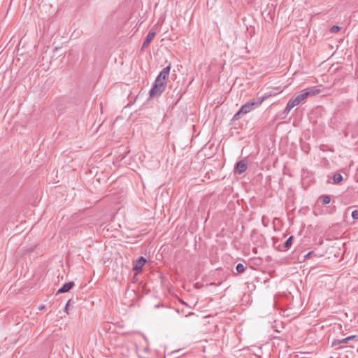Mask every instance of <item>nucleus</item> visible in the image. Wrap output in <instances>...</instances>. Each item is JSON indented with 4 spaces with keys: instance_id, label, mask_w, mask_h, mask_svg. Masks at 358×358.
I'll list each match as a JSON object with an SVG mask.
<instances>
[{
    "instance_id": "obj_1",
    "label": "nucleus",
    "mask_w": 358,
    "mask_h": 358,
    "mask_svg": "<svg viewBox=\"0 0 358 358\" xmlns=\"http://www.w3.org/2000/svg\"><path fill=\"white\" fill-rule=\"evenodd\" d=\"M170 69H163L158 75L153 87L150 90V96L151 97L158 96L165 90Z\"/></svg>"
},
{
    "instance_id": "obj_2",
    "label": "nucleus",
    "mask_w": 358,
    "mask_h": 358,
    "mask_svg": "<svg viewBox=\"0 0 358 358\" xmlns=\"http://www.w3.org/2000/svg\"><path fill=\"white\" fill-rule=\"evenodd\" d=\"M320 90L315 87L308 88L302 91V92L296 97L291 99L284 110V113H289V111L296 106L303 103L307 97L318 94Z\"/></svg>"
},
{
    "instance_id": "obj_3",
    "label": "nucleus",
    "mask_w": 358,
    "mask_h": 358,
    "mask_svg": "<svg viewBox=\"0 0 358 358\" xmlns=\"http://www.w3.org/2000/svg\"><path fill=\"white\" fill-rule=\"evenodd\" d=\"M264 99L260 97L257 101H249L243 105L238 111L234 115L232 120H238L240 118L241 114H247L250 112L254 106H257L262 104Z\"/></svg>"
},
{
    "instance_id": "obj_4",
    "label": "nucleus",
    "mask_w": 358,
    "mask_h": 358,
    "mask_svg": "<svg viewBox=\"0 0 358 358\" xmlns=\"http://www.w3.org/2000/svg\"><path fill=\"white\" fill-rule=\"evenodd\" d=\"M248 168L247 162L245 159H242L238 162L235 166V172L238 174H242L244 173Z\"/></svg>"
},
{
    "instance_id": "obj_5",
    "label": "nucleus",
    "mask_w": 358,
    "mask_h": 358,
    "mask_svg": "<svg viewBox=\"0 0 358 358\" xmlns=\"http://www.w3.org/2000/svg\"><path fill=\"white\" fill-rule=\"evenodd\" d=\"M147 262V260L143 257H140L134 263L133 270L137 273L142 270L143 266Z\"/></svg>"
},
{
    "instance_id": "obj_6",
    "label": "nucleus",
    "mask_w": 358,
    "mask_h": 358,
    "mask_svg": "<svg viewBox=\"0 0 358 358\" xmlns=\"http://www.w3.org/2000/svg\"><path fill=\"white\" fill-rule=\"evenodd\" d=\"M74 285L73 282H69L62 285L61 288L57 291V294L59 293H65L69 292Z\"/></svg>"
},
{
    "instance_id": "obj_7",
    "label": "nucleus",
    "mask_w": 358,
    "mask_h": 358,
    "mask_svg": "<svg viewBox=\"0 0 358 358\" xmlns=\"http://www.w3.org/2000/svg\"><path fill=\"white\" fill-rule=\"evenodd\" d=\"M155 34L156 33L155 31H150L148 33V34L147 35L145 41H144V43L143 44V46H142V48H144L145 47H147L150 43L152 41V39L154 38V37L155 36Z\"/></svg>"
},
{
    "instance_id": "obj_8",
    "label": "nucleus",
    "mask_w": 358,
    "mask_h": 358,
    "mask_svg": "<svg viewBox=\"0 0 358 358\" xmlns=\"http://www.w3.org/2000/svg\"><path fill=\"white\" fill-rule=\"evenodd\" d=\"M358 338V336L357 335H352L347 338L336 341L334 344L336 343H337L338 344H345V343H348L350 341L355 340V338Z\"/></svg>"
},
{
    "instance_id": "obj_9",
    "label": "nucleus",
    "mask_w": 358,
    "mask_h": 358,
    "mask_svg": "<svg viewBox=\"0 0 358 358\" xmlns=\"http://www.w3.org/2000/svg\"><path fill=\"white\" fill-rule=\"evenodd\" d=\"M351 136L353 138L358 137V122L354 125L351 130Z\"/></svg>"
},
{
    "instance_id": "obj_10",
    "label": "nucleus",
    "mask_w": 358,
    "mask_h": 358,
    "mask_svg": "<svg viewBox=\"0 0 358 358\" xmlns=\"http://www.w3.org/2000/svg\"><path fill=\"white\" fill-rule=\"evenodd\" d=\"M333 180L335 184H338L343 180V176L340 173H335L333 176Z\"/></svg>"
},
{
    "instance_id": "obj_11",
    "label": "nucleus",
    "mask_w": 358,
    "mask_h": 358,
    "mask_svg": "<svg viewBox=\"0 0 358 358\" xmlns=\"http://www.w3.org/2000/svg\"><path fill=\"white\" fill-rule=\"evenodd\" d=\"M321 199L322 203L323 205H327L331 201V197L328 195L322 196Z\"/></svg>"
},
{
    "instance_id": "obj_12",
    "label": "nucleus",
    "mask_w": 358,
    "mask_h": 358,
    "mask_svg": "<svg viewBox=\"0 0 358 358\" xmlns=\"http://www.w3.org/2000/svg\"><path fill=\"white\" fill-rule=\"evenodd\" d=\"M292 241H293V236H290L289 238H287V241L284 243V248L285 249L289 248L292 244Z\"/></svg>"
},
{
    "instance_id": "obj_13",
    "label": "nucleus",
    "mask_w": 358,
    "mask_h": 358,
    "mask_svg": "<svg viewBox=\"0 0 358 358\" xmlns=\"http://www.w3.org/2000/svg\"><path fill=\"white\" fill-rule=\"evenodd\" d=\"M236 269L238 273H242L245 271V267L244 266V265L243 264L239 263L236 265Z\"/></svg>"
},
{
    "instance_id": "obj_14",
    "label": "nucleus",
    "mask_w": 358,
    "mask_h": 358,
    "mask_svg": "<svg viewBox=\"0 0 358 358\" xmlns=\"http://www.w3.org/2000/svg\"><path fill=\"white\" fill-rule=\"evenodd\" d=\"M340 30H341V27H338V26H336V25H335V26H333V27L331 28V29H330L331 32H332V33H337V32H338Z\"/></svg>"
},
{
    "instance_id": "obj_15",
    "label": "nucleus",
    "mask_w": 358,
    "mask_h": 358,
    "mask_svg": "<svg viewBox=\"0 0 358 358\" xmlns=\"http://www.w3.org/2000/svg\"><path fill=\"white\" fill-rule=\"evenodd\" d=\"M57 58L51 59L50 62V64L52 66H58L59 65V63L57 62Z\"/></svg>"
},
{
    "instance_id": "obj_16",
    "label": "nucleus",
    "mask_w": 358,
    "mask_h": 358,
    "mask_svg": "<svg viewBox=\"0 0 358 358\" xmlns=\"http://www.w3.org/2000/svg\"><path fill=\"white\" fill-rule=\"evenodd\" d=\"M352 217L354 220L358 219V210H355L352 213Z\"/></svg>"
},
{
    "instance_id": "obj_17",
    "label": "nucleus",
    "mask_w": 358,
    "mask_h": 358,
    "mask_svg": "<svg viewBox=\"0 0 358 358\" xmlns=\"http://www.w3.org/2000/svg\"><path fill=\"white\" fill-rule=\"evenodd\" d=\"M18 61H19V59H17L15 61L13 60V62H15V64H14L15 66H20V64L17 63Z\"/></svg>"
},
{
    "instance_id": "obj_18",
    "label": "nucleus",
    "mask_w": 358,
    "mask_h": 358,
    "mask_svg": "<svg viewBox=\"0 0 358 358\" xmlns=\"http://www.w3.org/2000/svg\"><path fill=\"white\" fill-rule=\"evenodd\" d=\"M69 303H70V300L66 303V306H65V307H64V310H65L66 312H67V309H68V306H69Z\"/></svg>"
},
{
    "instance_id": "obj_19",
    "label": "nucleus",
    "mask_w": 358,
    "mask_h": 358,
    "mask_svg": "<svg viewBox=\"0 0 358 358\" xmlns=\"http://www.w3.org/2000/svg\"><path fill=\"white\" fill-rule=\"evenodd\" d=\"M312 255V252H308L305 257H308Z\"/></svg>"
},
{
    "instance_id": "obj_20",
    "label": "nucleus",
    "mask_w": 358,
    "mask_h": 358,
    "mask_svg": "<svg viewBox=\"0 0 358 358\" xmlns=\"http://www.w3.org/2000/svg\"><path fill=\"white\" fill-rule=\"evenodd\" d=\"M194 315V313H189L187 316H189V315Z\"/></svg>"
},
{
    "instance_id": "obj_21",
    "label": "nucleus",
    "mask_w": 358,
    "mask_h": 358,
    "mask_svg": "<svg viewBox=\"0 0 358 358\" xmlns=\"http://www.w3.org/2000/svg\"><path fill=\"white\" fill-rule=\"evenodd\" d=\"M43 308H44V306H41L39 307V309H43Z\"/></svg>"
},
{
    "instance_id": "obj_22",
    "label": "nucleus",
    "mask_w": 358,
    "mask_h": 358,
    "mask_svg": "<svg viewBox=\"0 0 358 358\" xmlns=\"http://www.w3.org/2000/svg\"><path fill=\"white\" fill-rule=\"evenodd\" d=\"M166 67H167V68L171 67V64H168V65L166 66Z\"/></svg>"
}]
</instances>
